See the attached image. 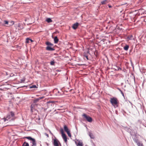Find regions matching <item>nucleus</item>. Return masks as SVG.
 Segmentation results:
<instances>
[{
  "label": "nucleus",
  "instance_id": "obj_4",
  "mask_svg": "<svg viewBox=\"0 0 146 146\" xmlns=\"http://www.w3.org/2000/svg\"><path fill=\"white\" fill-rule=\"evenodd\" d=\"M64 131L67 133L68 136L70 137H71V135L70 133V130L66 125H64Z\"/></svg>",
  "mask_w": 146,
  "mask_h": 146
},
{
  "label": "nucleus",
  "instance_id": "obj_23",
  "mask_svg": "<svg viewBox=\"0 0 146 146\" xmlns=\"http://www.w3.org/2000/svg\"><path fill=\"white\" fill-rule=\"evenodd\" d=\"M36 86L35 85H34L33 86L31 87V88H36Z\"/></svg>",
  "mask_w": 146,
  "mask_h": 146
},
{
  "label": "nucleus",
  "instance_id": "obj_10",
  "mask_svg": "<svg viewBox=\"0 0 146 146\" xmlns=\"http://www.w3.org/2000/svg\"><path fill=\"white\" fill-rule=\"evenodd\" d=\"M46 50L48 51H53L54 50V49L53 48H51L50 46H47L46 48Z\"/></svg>",
  "mask_w": 146,
  "mask_h": 146
},
{
  "label": "nucleus",
  "instance_id": "obj_24",
  "mask_svg": "<svg viewBox=\"0 0 146 146\" xmlns=\"http://www.w3.org/2000/svg\"><path fill=\"white\" fill-rule=\"evenodd\" d=\"M45 134L47 137H49L48 135V134H47V133H45Z\"/></svg>",
  "mask_w": 146,
  "mask_h": 146
},
{
  "label": "nucleus",
  "instance_id": "obj_16",
  "mask_svg": "<svg viewBox=\"0 0 146 146\" xmlns=\"http://www.w3.org/2000/svg\"><path fill=\"white\" fill-rule=\"evenodd\" d=\"M46 44L47 45H48V46H52L53 45V44H52L51 43L49 42H46Z\"/></svg>",
  "mask_w": 146,
  "mask_h": 146
},
{
  "label": "nucleus",
  "instance_id": "obj_28",
  "mask_svg": "<svg viewBox=\"0 0 146 146\" xmlns=\"http://www.w3.org/2000/svg\"><path fill=\"white\" fill-rule=\"evenodd\" d=\"M30 40L31 41V42H33V41L31 39H30Z\"/></svg>",
  "mask_w": 146,
  "mask_h": 146
},
{
  "label": "nucleus",
  "instance_id": "obj_19",
  "mask_svg": "<svg viewBox=\"0 0 146 146\" xmlns=\"http://www.w3.org/2000/svg\"><path fill=\"white\" fill-rule=\"evenodd\" d=\"M23 146H29V144L25 142L23 145Z\"/></svg>",
  "mask_w": 146,
  "mask_h": 146
},
{
  "label": "nucleus",
  "instance_id": "obj_26",
  "mask_svg": "<svg viewBox=\"0 0 146 146\" xmlns=\"http://www.w3.org/2000/svg\"><path fill=\"white\" fill-rule=\"evenodd\" d=\"M32 106H33V105H31V111L32 112H33V111H32V110H32V108H33Z\"/></svg>",
  "mask_w": 146,
  "mask_h": 146
},
{
  "label": "nucleus",
  "instance_id": "obj_11",
  "mask_svg": "<svg viewBox=\"0 0 146 146\" xmlns=\"http://www.w3.org/2000/svg\"><path fill=\"white\" fill-rule=\"evenodd\" d=\"M109 1V0H104L101 2V4L102 5L108 3Z\"/></svg>",
  "mask_w": 146,
  "mask_h": 146
},
{
  "label": "nucleus",
  "instance_id": "obj_29",
  "mask_svg": "<svg viewBox=\"0 0 146 146\" xmlns=\"http://www.w3.org/2000/svg\"><path fill=\"white\" fill-rule=\"evenodd\" d=\"M109 8H111V5L109 6Z\"/></svg>",
  "mask_w": 146,
  "mask_h": 146
},
{
  "label": "nucleus",
  "instance_id": "obj_15",
  "mask_svg": "<svg viewBox=\"0 0 146 146\" xmlns=\"http://www.w3.org/2000/svg\"><path fill=\"white\" fill-rule=\"evenodd\" d=\"M46 21L48 23H50L52 22V21L50 18H47L46 20Z\"/></svg>",
  "mask_w": 146,
  "mask_h": 146
},
{
  "label": "nucleus",
  "instance_id": "obj_2",
  "mask_svg": "<svg viewBox=\"0 0 146 146\" xmlns=\"http://www.w3.org/2000/svg\"><path fill=\"white\" fill-rule=\"evenodd\" d=\"M14 113L13 112L11 111L10 113V114H8L6 118H4L3 119L4 121L5 122L6 120H8L9 119L12 118L11 119L13 120V118L14 116Z\"/></svg>",
  "mask_w": 146,
  "mask_h": 146
},
{
  "label": "nucleus",
  "instance_id": "obj_17",
  "mask_svg": "<svg viewBox=\"0 0 146 146\" xmlns=\"http://www.w3.org/2000/svg\"><path fill=\"white\" fill-rule=\"evenodd\" d=\"M129 48V46L128 45H126L124 47V49L125 50H128Z\"/></svg>",
  "mask_w": 146,
  "mask_h": 146
},
{
  "label": "nucleus",
  "instance_id": "obj_22",
  "mask_svg": "<svg viewBox=\"0 0 146 146\" xmlns=\"http://www.w3.org/2000/svg\"><path fill=\"white\" fill-rule=\"evenodd\" d=\"M4 22L5 24L8 25V21H4Z\"/></svg>",
  "mask_w": 146,
  "mask_h": 146
},
{
  "label": "nucleus",
  "instance_id": "obj_20",
  "mask_svg": "<svg viewBox=\"0 0 146 146\" xmlns=\"http://www.w3.org/2000/svg\"><path fill=\"white\" fill-rule=\"evenodd\" d=\"M50 64L51 65H54V64L55 62L54 61H51L50 62Z\"/></svg>",
  "mask_w": 146,
  "mask_h": 146
},
{
  "label": "nucleus",
  "instance_id": "obj_8",
  "mask_svg": "<svg viewBox=\"0 0 146 146\" xmlns=\"http://www.w3.org/2000/svg\"><path fill=\"white\" fill-rule=\"evenodd\" d=\"M75 143L77 146H82L83 145L82 143L78 140H76Z\"/></svg>",
  "mask_w": 146,
  "mask_h": 146
},
{
  "label": "nucleus",
  "instance_id": "obj_5",
  "mask_svg": "<svg viewBox=\"0 0 146 146\" xmlns=\"http://www.w3.org/2000/svg\"><path fill=\"white\" fill-rule=\"evenodd\" d=\"M60 132L62 135V136L63 139L64 140L65 142L66 143L67 142V137L65 135V134L64 133L63 130L62 129H61L60 130Z\"/></svg>",
  "mask_w": 146,
  "mask_h": 146
},
{
  "label": "nucleus",
  "instance_id": "obj_18",
  "mask_svg": "<svg viewBox=\"0 0 146 146\" xmlns=\"http://www.w3.org/2000/svg\"><path fill=\"white\" fill-rule=\"evenodd\" d=\"M133 38V36L132 35H130L129 36L127 37V38L128 40H131Z\"/></svg>",
  "mask_w": 146,
  "mask_h": 146
},
{
  "label": "nucleus",
  "instance_id": "obj_25",
  "mask_svg": "<svg viewBox=\"0 0 146 146\" xmlns=\"http://www.w3.org/2000/svg\"><path fill=\"white\" fill-rule=\"evenodd\" d=\"M85 56L87 60H88V56H87L85 55Z\"/></svg>",
  "mask_w": 146,
  "mask_h": 146
},
{
  "label": "nucleus",
  "instance_id": "obj_9",
  "mask_svg": "<svg viewBox=\"0 0 146 146\" xmlns=\"http://www.w3.org/2000/svg\"><path fill=\"white\" fill-rule=\"evenodd\" d=\"M78 25L79 24L77 23H76L73 25L72 27L74 29H76L78 27Z\"/></svg>",
  "mask_w": 146,
  "mask_h": 146
},
{
  "label": "nucleus",
  "instance_id": "obj_27",
  "mask_svg": "<svg viewBox=\"0 0 146 146\" xmlns=\"http://www.w3.org/2000/svg\"><path fill=\"white\" fill-rule=\"evenodd\" d=\"M146 19H144L143 20V21L145 22L146 23Z\"/></svg>",
  "mask_w": 146,
  "mask_h": 146
},
{
  "label": "nucleus",
  "instance_id": "obj_3",
  "mask_svg": "<svg viewBox=\"0 0 146 146\" xmlns=\"http://www.w3.org/2000/svg\"><path fill=\"white\" fill-rule=\"evenodd\" d=\"M25 138L31 141V143H32V146H36V143L35 139L32 138L31 137H26Z\"/></svg>",
  "mask_w": 146,
  "mask_h": 146
},
{
  "label": "nucleus",
  "instance_id": "obj_12",
  "mask_svg": "<svg viewBox=\"0 0 146 146\" xmlns=\"http://www.w3.org/2000/svg\"><path fill=\"white\" fill-rule=\"evenodd\" d=\"M89 135L90 138L92 139H94V136L93 134L91 132H89Z\"/></svg>",
  "mask_w": 146,
  "mask_h": 146
},
{
  "label": "nucleus",
  "instance_id": "obj_14",
  "mask_svg": "<svg viewBox=\"0 0 146 146\" xmlns=\"http://www.w3.org/2000/svg\"><path fill=\"white\" fill-rule=\"evenodd\" d=\"M44 98V97H40L39 98L36 99L34 100V102H38L40 100Z\"/></svg>",
  "mask_w": 146,
  "mask_h": 146
},
{
  "label": "nucleus",
  "instance_id": "obj_1",
  "mask_svg": "<svg viewBox=\"0 0 146 146\" xmlns=\"http://www.w3.org/2000/svg\"><path fill=\"white\" fill-rule=\"evenodd\" d=\"M110 101L112 105L113 106H117L119 103L118 99L115 97L111 98Z\"/></svg>",
  "mask_w": 146,
  "mask_h": 146
},
{
  "label": "nucleus",
  "instance_id": "obj_7",
  "mask_svg": "<svg viewBox=\"0 0 146 146\" xmlns=\"http://www.w3.org/2000/svg\"><path fill=\"white\" fill-rule=\"evenodd\" d=\"M53 144L54 146H61L60 143L56 139H54Z\"/></svg>",
  "mask_w": 146,
  "mask_h": 146
},
{
  "label": "nucleus",
  "instance_id": "obj_13",
  "mask_svg": "<svg viewBox=\"0 0 146 146\" xmlns=\"http://www.w3.org/2000/svg\"><path fill=\"white\" fill-rule=\"evenodd\" d=\"M54 41L55 43H57L58 41V39L57 36H55L54 38Z\"/></svg>",
  "mask_w": 146,
  "mask_h": 146
},
{
  "label": "nucleus",
  "instance_id": "obj_6",
  "mask_svg": "<svg viewBox=\"0 0 146 146\" xmlns=\"http://www.w3.org/2000/svg\"><path fill=\"white\" fill-rule=\"evenodd\" d=\"M82 116L88 121L91 122L92 121V118L90 117L89 116L85 114H84Z\"/></svg>",
  "mask_w": 146,
  "mask_h": 146
},
{
  "label": "nucleus",
  "instance_id": "obj_31",
  "mask_svg": "<svg viewBox=\"0 0 146 146\" xmlns=\"http://www.w3.org/2000/svg\"><path fill=\"white\" fill-rule=\"evenodd\" d=\"M50 133H51V132L50 131Z\"/></svg>",
  "mask_w": 146,
  "mask_h": 146
},
{
  "label": "nucleus",
  "instance_id": "obj_30",
  "mask_svg": "<svg viewBox=\"0 0 146 146\" xmlns=\"http://www.w3.org/2000/svg\"><path fill=\"white\" fill-rule=\"evenodd\" d=\"M122 94H123V93L122 92H121Z\"/></svg>",
  "mask_w": 146,
  "mask_h": 146
},
{
  "label": "nucleus",
  "instance_id": "obj_21",
  "mask_svg": "<svg viewBox=\"0 0 146 146\" xmlns=\"http://www.w3.org/2000/svg\"><path fill=\"white\" fill-rule=\"evenodd\" d=\"M30 40V39L29 38H27L26 41V43H29Z\"/></svg>",
  "mask_w": 146,
  "mask_h": 146
}]
</instances>
